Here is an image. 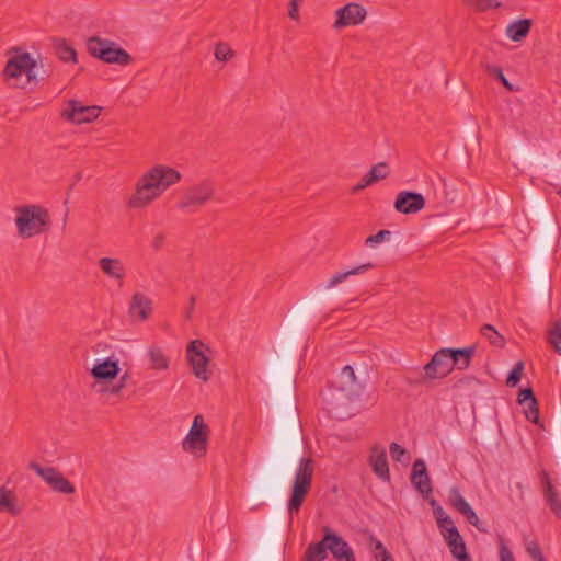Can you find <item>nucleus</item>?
Here are the masks:
<instances>
[{"instance_id": "1", "label": "nucleus", "mask_w": 561, "mask_h": 561, "mask_svg": "<svg viewBox=\"0 0 561 561\" xmlns=\"http://www.w3.org/2000/svg\"><path fill=\"white\" fill-rule=\"evenodd\" d=\"M15 226L19 237L30 239L50 230L51 219L48 210L39 205H22L14 208Z\"/></svg>"}, {"instance_id": "2", "label": "nucleus", "mask_w": 561, "mask_h": 561, "mask_svg": "<svg viewBox=\"0 0 561 561\" xmlns=\"http://www.w3.org/2000/svg\"><path fill=\"white\" fill-rule=\"evenodd\" d=\"M3 77L10 87L32 90L38 83L37 62L28 53L13 55L7 61Z\"/></svg>"}, {"instance_id": "3", "label": "nucleus", "mask_w": 561, "mask_h": 561, "mask_svg": "<svg viewBox=\"0 0 561 561\" xmlns=\"http://www.w3.org/2000/svg\"><path fill=\"white\" fill-rule=\"evenodd\" d=\"M313 477V461L311 458H301L298 465V468L295 472V479L291 486V493L288 501V513L290 516L297 514L309 490L311 488Z\"/></svg>"}, {"instance_id": "4", "label": "nucleus", "mask_w": 561, "mask_h": 561, "mask_svg": "<svg viewBox=\"0 0 561 561\" xmlns=\"http://www.w3.org/2000/svg\"><path fill=\"white\" fill-rule=\"evenodd\" d=\"M180 178H140L135 185V193L129 198L131 208H142L157 198Z\"/></svg>"}, {"instance_id": "5", "label": "nucleus", "mask_w": 561, "mask_h": 561, "mask_svg": "<svg viewBox=\"0 0 561 561\" xmlns=\"http://www.w3.org/2000/svg\"><path fill=\"white\" fill-rule=\"evenodd\" d=\"M87 50L92 57L106 64L127 66L133 61L131 56L115 42L99 36L88 38Z\"/></svg>"}, {"instance_id": "6", "label": "nucleus", "mask_w": 561, "mask_h": 561, "mask_svg": "<svg viewBox=\"0 0 561 561\" xmlns=\"http://www.w3.org/2000/svg\"><path fill=\"white\" fill-rule=\"evenodd\" d=\"M447 348H442L432 356L431 360L423 366V374L415 371L417 375L415 378L407 376V381L410 385L425 383L427 380L436 378H444L453 371V365H450V358Z\"/></svg>"}, {"instance_id": "7", "label": "nucleus", "mask_w": 561, "mask_h": 561, "mask_svg": "<svg viewBox=\"0 0 561 561\" xmlns=\"http://www.w3.org/2000/svg\"><path fill=\"white\" fill-rule=\"evenodd\" d=\"M209 426L201 414L194 416L188 434L182 442V448L195 457H204L207 453Z\"/></svg>"}, {"instance_id": "8", "label": "nucleus", "mask_w": 561, "mask_h": 561, "mask_svg": "<svg viewBox=\"0 0 561 561\" xmlns=\"http://www.w3.org/2000/svg\"><path fill=\"white\" fill-rule=\"evenodd\" d=\"M28 467L36 472L54 492L61 494L75 493V485L55 467H42L36 461H31Z\"/></svg>"}, {"instance_id": "9", "label": "nucleus", "mask_w": 561, "mask_h": 561, "mask_svg": "<svg viewBox=\"0 0 561 561\" xmlns=\"http://www.w3.org/2000/svg\"><path fill=\"white\" fill-rule=\"evenodd\" d=\"M335 20L332 24V28L341 31L348 26H357L363 24L367 18V10L363 4L357 2H348L342 8H339L335 12Z\"/></svg>"}, {"instance_id": "10", "label": "nucleus", "mask_w": 561, "mask_h": 561, "mask_svg": "<svg viewBox=\"0 0 561 561\" xmlns=\"http://www.w3.org/2000/svg\"><path fill=\"white\" fill-rule=\"evenodd\" d=\"M100 106H85L80 101L69 100L67 106L61 110L60 116L65 121L73 124H84L95 121L100 116Z\"/></svg>"}, {"instance_id": "11", "label": "nucleus", "mask_w": 561, "mask_h": 561, "mask_svg": "<svg viewBox=\"0 0 561 561\" xmlns=\"http://www.w3.org/2000/svg\"><path fill=\"white\" fill-rule=\"evenodd\" d=\"M204 347L205 344L203 342L196 340L191 341L186 347V356L195 377L207 381L210 378V371L208 369L209 357L204 354Z\"/></svg>"}, {"instance_id": "12", "label": "nucleus", "mask_w": 561, "mask_h": 561, "mask_svg": "<svg viewBox=\"0 0 561 561\" xmlns=\"http://www.w3.org/2000/svg\"><path fill=\"white\" fill-rule=\"evenodd\" d=\"M332 387L347 400L357 398L363 390V386L356 380L354 369L350 365L342 368L337 379L332 381Z\"/></svg>"}, {"instance_id": "13", "label": "nucleus", "mask_w": 561, "mask_h": 561, "mask_svg": "<svg viewBox=\"0 0 561 561\" xmlns=\"http://www.w3.org/2000/svg\"><path fill=\"white\" fill-rule=\"evenodd\" d=\"M214 188L210 183L203 182L197 186L190 187L183 194L180 203V209H186L191 206H203L213 196Z\"/></svg>"}, {"instance_id": "14", "label": "nucleus", "mask_w": 561, "mask_h": 561, "mask_svg": "<svg viewBox=\"0 0 561 561\" xmlns=\"http://www.w3.org/2000/svg\"><path fill=\"white\" fill-rule=\"evenodd\" d=\"M425 207L422 194L411 191H401L394 201V209L401 214H415Z\"/></svg>"}, {"instance_id": "15", "label": "nucleus", "mask_w": 561, "mask_h": 561, "mask_svg": "<svg viewBox=\"0 0 561 561\" xmlns=\"http://www.w3.org/2000/svg\"><path fill=\"white\" fill-rule=\"evenodd\" d=\"M411 483L424 499H428L432 494L433 488L423 459L414 460L412 465Z\"/></svg>"}, {"instance_id": "16", "label": "nucleus", "mask_w": 561, "mask_h": 561, "mask_svg": "<svg viewBox=\"0 0 561 561\" xmlns=\"http://www.w3.org/2000/svg\"><path fill=\"white\" fill-rule=\"evenodd\" d=\"M152 312V301L142 293H135L128 306V316L134 322H142L149 319Z\"/></svg>"}, {"instance_id": "17", "label": "nucleus", "mask_w": 561, "mask_h": 561, "mask_svg": "<svg viewBox=\"0 0 561 561\" xmlns=\"http://www.w3.org/2000/svg\"><path fill=\"white\" fill-rule=\"evenodd\" d=\"M323 531H328L330 537L328 549L336 561H356L353 549L347 541L327 526L323 527Z\"/></svg>"}, {"instance_id": "18", "label": "nucleus", "mask_w": 561, "mask_h": 561, "mask_svg": "<svg viewBox=\"0 0 561 561\" xmlns=\"http://www.w3.org/2000/svg\"><path fill=\"white\" fill-rule=\"evenodd\" d=\"M369 466L373 472L382 481H390V472L387 460L386 448L381 445H374L370 448V455L368 458Z\"/></svg>"}, {"instance_id": "19", "label": "nucleus", "mask_w": 561, "mask_h": 561, "mask_svg": "<svg viewBox=\"0 0 561 561\" xmlns=\"http://www.w3.org/2000/svg\"><path fill=\"white\" fill-rule=\"evenodd\" d=\"M98 266L105 276L117 280L119 284L123 283L126 275V268L122 260L107 256L101 257L98 261Z\"/></svg>"}, {"instance_id": "20", "label": "nucleus", "mask_w": 561, "mask_h": 561, "mask_svg": "<svg viewBox=\"0 0 561 561\" xmlns=\"http://www.w3.org/2000/svg\"><path fill=\"white\" fill-rule=\"evenodd\" d=\"M541 481L543 484V495L550 510L556 514L558 518H561V497L559 492L553 486L549 473L545 470L540 473Z\"/></svg>"}, {"instance_id": "21", "label": "nucleus", "mask_w": 561, "mask_h": 561, "mask_svg": "<svg viewBox=\"0 0 561 561\" xmlns=\"http://www.w3.org/2000/svg\"><path fill=\"white\" fill-rule=\"evenodd\" d=\"M119 373L118 359L108 357L102 362H98L91 368V375L98 381L114 379Z\"/></svg>"}, {"instance_id": "22", "label": "nucleus", "mask_w": 561, "mask_h": 561, "mask_svg": "<svg viewBox=\"0 0 561 561\" xmlns=\"http://www.w3.org/2000/svg\"><path fill=\"white\" fill-rule=\"evenodd\" d=\"M517 401L519 404H526L524 410L526 419L535 424L539 422V411L537 408V399L531 388L522 389L518 393Z\"/></svg>"}, {"instance_id": "23", "label": "nucleus", "mask_w": 561, "mask_h": 561, "mask_svg": "<svg viewBox=\"0 0 561 561\" xmlns=\"http://www.w3.org/2000/svg\"><path fill=\"white\" fill-rule=\"evenodd\" d=\"M449 352L450 365L453 369L457 368L463 370L470 366L472 357L476 354V346L462 347V348H447Z\"/></svg>"}, {"instance_id": "24", "label": "nucleus", "mask_w": 561, "mask_h": 561, "mask_svg": "<svg viewBox=\"0 0 561 561\" xmlns=\"http://www.w3.org/2000/svg\"><path fill=\"white\" fill-rule=\"evenodd\" d=\"M533 20L520 19L511 22L505 30V35L513 42H523L529 34Z\"/></svg>"}, {"instance_id": "25", "label": "nucleus", "mask_w": 561, "mask_h": 561, "mask_svg": "<svg viewBox=\"0 0 561 561\" xmlns=\"http://www.w3.org/2000/svg\"><path fill=\"white\" fill-rule=\"evenodd\" d=\"M322 539L317 543H310L305 553L302 561H324L328 558V546L330 537L328 531H323Z\"/></svg>"}, {"instance_id": "26", "label": "nucleus", "mask_w": 561, "mask_h": 561, "mask_svg": "<svg viewBox=\"0 0 561 561\" xmlns=\"http://www.w3.org/2000/svg\"><path fill=\"white\" fill-rule=\"evenodd\" d=\"M374 267H375V265L371 262H367V263L360 264L356 267H353L351 270H347L344 272H337L334 275H332V277L328 280L325 287L332 288V287L336 286L337 284L347 279L350 276L363 274Z\"/></svg>"}, {"instance_id": "27", "label": "nucleus", "mask_w": 561, "mask_h": 561, "mask_svg": "<svg viewBox=\"0 0 561 561\" xmlns=\"http://www.w3.org/2000/svg\"><path fill=\"white\" fill-rule=\"evenodd\" d=\"M3 512H7L12 516L21 514V508L16 504L14 493L4 486L0 488V513Z\"/></svg>"}, {"instance_id": "28", "label": "nucleus", "mask_w": 561, "mask_h": 561, "mask_svg": "<svg viewBox=\"0 0 561 561\" xmlns=\"http://www.w3.org/2000/svg\"><path fill=\"white\" fill-rule=\"evenodd\" d=\"M150 367L154 370H164L169 367V359L161 347L152 345L148 348Z\"/></svg>"}, {"instance_id": "29", "label": "nucleus", "mask_w": 561, "mask_h": 561, "mask_svg": "<svg viewBox=\"0 0 561 561\" xmlns=\"http://www.w3.org/2000/svg\"><path fill=\"white\" fill-rule=\"evenodd\" d=\"M54 47L55 53L60 60L66 62H77V51L65 39L55 41Z\"/></svg>"}, {"instance_id": "30", "label": "nucleus", "mask_w": 561, "mask_h": 561, "mask_svg": "<svg viewBox=\"0 0 561 561\" xmlns=\"http://www.w3.org/2000/svg\"><path fill=\"white\" fill-rule=\"evenodd\" d=\"M481 334L485 336L493 346L503 347L505 345V339L497 330L491 324H484L481 327Z\"/></svg>"}, {"instance_id": "31", "label": "nucleus", "mask_w": 561, "mask_h": 561, "mask_svg": "<svg viewBox=\"0 0 561 561\" xmlns=\"http://www.w3.org/2000/svg\"><path fill=\"white\" fill-rule=\"evenodd\" d=\"M485 71L492 77L494 78L495 80H499L503 87L511 91V92H514V91H517V88H515L507 79L506 77L504 76L503 73V70L501 67L499 66H495V65H486L485 66Z\"/></svg>"}, {"instance_id": "32", "label": "nucleus", "mask_w": 561, "mask_h": 561, "mask_svg": "<svg viewBox=\"0 0 561 561\" xmlns=\"http://www.w3.org/2000/svg\"><path fill=\"white\" fill-rule=\"evenodd\" d=\"M548 342L561 355V320L556 321L548 331Z\"/></svg>"}, {"instance_id": "33", "label": "nucleus", "mask_w": 561, "mask_h": 561, "mask_svg": "<svg viewBox=\"0 0 561 561\" xmlns=\"http://www.w3.org/2000/svg\"><path fill=\"white\" fill-rule=\"evenodd\" d=\"M448 502L460 514L470 506L456 486L450 489Z\"/></svg>"}, {"instance_id": "34", "label": "nucleus", "mask_w": 561, "mask_h": 561, "mask_svg": "<svg viewBox=\"0 0 561 561\" xmlns=\"http://www.w3.org/2000/svg\"><path fill=\"white\" fill-rule=\"evenodd\" d=\"M466 4L477 12H485L491 9H499L502 3L499 0H467Z\"/></svg>"}, {"instance_id": "35", "label": "nucleus", "mask_w": 561, "mask_h": 561, "mask_svg": "<svg viewBox=\"0 0 561 561\" xmlns=\"http://www.w3.org/2000/svg\"><path fill=\"white\" fill-rule=\"evenodd\" d=\"M389 453L392 458V460L401 463H409L411 457L408 450L399 445L398 443H391L389 446Z\"/></svg>"}, {"instance_id": "36", "label": "nucleus", "mask_w": 561, "mask_h": 561, "mask_svg": "<svg viewBox=\"0 0 561 561\" xmlns=\"http://www.w3.org/2000/svg\"><path fill=\"white\" fill-rule=\"evenodd\" d=\"M214 56L219 61H228L234 56V51L227 43H218L215 47Z\"/></svg>"}, {"instance_id": "37", "label": "nucleus", "mask_w": 561, "mask_h": 561, "mask_svg": "<svg viewBox=\"0 0 561 561\" xmlns=\"http://www.w3.org/2000/svg\"><path fill=\"white\" fill-rule=\"evenodd\" d=\"M523 370H524V363L517 362L506 378V385L508 387H516L520 380Z\"/></svg>"}, {"instance_id": "38", "label": "nucleus", "mask_w": 561, "mask_h": 561, "mask_svg": "<svg viewBox=\"0 0 561 561\" xmlns=\"http://www.w3.org/2000/svg\"><path fill=\"white\" fill-rule=\"evenodd\" d=\"M144 175H181V173L173 168L163 164H157L149 169Z\"/></svg>"}, {"instance_id": "39", "label": "nucleus", "mask_w": 561, "mask_h": 561, "mask_svg": "<svg viewBox=\"0 0 561 561\" xmlns=\"http://www.w3.org/2000/svg\"><path fill=\"white\" fill-rule=\"evenodd\" d=\"M391 232L389 230H379L377 233L369 236L365 240V245L374 248L378 243L389 240Z\"/></svg>"}, {"instance_id": "40", "label": "nucleus", "mask_w": 561, "mask_h": 561, "mask_svg": "<svg viewBox=\"0 0 561 561\" xmlns=\"http://www.w3.org/2000/svg\"><path fill=\"white\" fill-rule=\"evenodd\" d=\"M430 503L434 507L433 512H434V516L436 518L438 527H443V525H445V524H451V518L446 514V512L443 510V507L440 505H437L435 507V505H436L435 500H432Z\"/></svg>"}, {"instance_id": "41", "label": "nucleus", "mask_w": 561, "mask_h": 561, "mask_svg": "<svg viewBox=\"0 0 561 561\" xmlns=\"http://www.w3.org/2000/svg\"><path fill=\"white\" fill-rule=\"evenodd\" d=\"M438 528L440 529V533H442L445 541H447L451 538H456L458 540L460 539L461 535L453 522H451V524H445V525H443V527H438Z\"/></svg>"}, {"instance_id": "42", "label": "nucleus", "mask_w": 561, "mask_h": 561, "mask_svg": "<svg viewBox=\"0 0 561 561\" xmlns=\"http://www.w3.org/2000/svg\"><path fill=\"white\" fill-rule=\"evenodd\" d=\"M450 552L453 557L456 558L458 561H467V559L470 558L467 552L465 541L461 543L458 542V545H454V547H451L450 549Z\"/></svg>"}, {"instance_id": "43", "label": "nucleus", "mask_w": 561, "mask_h": 561, "mask_svg": "<svg viewBox=\"0 0 561 561\" xmlns=\"http://www.w3.org/2000/svg\"><path fill=\"white\" fill-rule=\"evenodd\" d=\"M526 550L534 561H547L541 552L539 545L531 541L527 545Z\"/></svg>"}, {"instance_id": "44", "label": "nucleus", "mask_w": 561, "mask_h": 561, "mask_svg": "<svg viewBox=\"0 0 561 561\" xmlns=\"http://www.w3.org/2000/svg\"><path fill=\"white\" fill-rule=\"evenodd\" d=\"M391 169L387 162H379L371 167L366 175H389Z\"/></svg>"}, {"instance_id": "45", "label": "nucleus", "mask_w": 561, "mask_h": 561, "mask_svg": "<svg viewBox=\"0 0 561 561\" xmlns=\"http://www.w3.org/2000/svg\"><path fill=\"white\" fill-rule=\"evenodd\" d=\"M370 543L373 547L374 558L379 559V557H382L383 554L390 553L383 543L376 539L375 537L370 536Z\"/></svg>"}, {"instance_id": "46", "label": "nucleus", "mask_w": 561, "mask_h": 561, "mask_svg": "<svg viewBox=\"0 0 561 561\" xmlns=\"http://www.w3.org/2000/svg\"><path fill=\"white\" fill-rule=\"evenodd\" d=\"M129 378V375L128 373H125L124 375L121 376L118 382L114 386H112L111 388H106V389H102L101 391H107L110 392L111 394H118L123 388L126 387V382Z\"/></svg>"}, {"instance_id": "47", "label": "nucleus", "mask_w": 561, "mask_h": 561, "mask_svg": "<svg viewBox=\"0 0 561 561\" xmlns=\"http://www.w3.org/2000/svg\"><path fill=\"white\" fill-rule=\"evenodd\" d=\"M381 178H363V181L360 183H358L357 185L353 186L351 192L353 194H356L358 193L359 191L364 190L365 187L376 183L377 181H379Z\"/></svg>"}, {"instance_id": "48", "label": "nucleus", "mask_w": 561, "mask_h": 561, "mask_svg": "<svg viewBox=\"0 0 561 561\" xmlns=\"http://www.w3.org/2000/svg\"><path fill=\"white\" fill-rule=\"evenodd\" d=\"M461 515H463L466 517V519L468 520L469 524H471L476 527H479V517L471 506H469L467 510H465L461 513Z\"/></svg>"}, {"instance_id": "49", "label": "nucleus", "mask_w": 561, "mask_h": 561, "mask_svg": "<svg viewBox=\"0 0 561 561\" xmlns=\"http://www.w3.org/2000/svg\"><path fill=\"white\" fill-rule=\"evenodd\" d=\"M461 515H463L466 517V519L468 520L469 524H471L476 527H479V517L471 506H469L467 510H465L461 513Z\"/></svg>"}, {"instance_id": "50", "label": "nucleus", "mask_w": 561, "mask_h": 561, "mask_svg": "<svg viewBox=\"0 0 561 561\" xmlns=\"http://www.w3.org/2000/svg\"><path fill=\"white\" fill-rule=\"evenodd\" d=\"M499 556H500V561H514V557H513L511 550L504 543L503 540H501Z\"/></svg>"}, {"instance_id": "51", "label": "nucleus", "mask_w": 561, "mask_h": 561, "mask_svg": "<svg viewBox=\"0 0 561 561\" xmlns=\"http://www.w3.org/2000/svg\"><path fill=\"white\" fill-rule=\"evenodd\" d=\"M299 1L300 0H290L288 16L294 21H299Z\"/></svg>"}, {"instance_id": "52", "label": "nucleus", "mask_w": 561, "mask_h": 561, "mask_svg": "<svg viewBox=\"0 0 561 561\" xmlns=\"http://www.w3.org/2000/svg\"><path fill=\"white\" fill-rule=\"evenodd\" d=\"M165 240V236L163 233H158L153 237L151 247L153 250L158 251L161 249Z\"/></svg>"}, {"instance_id": "53", "label": "nucleus", "mask_w": 561, "mask_h": 561, "mask_svg": "<svg viewBox=\"0 0 561 561\" xmlns=\"http://www.w3.org/2000/svg\"><path fill=\"white\" fill-rule=\"evenodd\" d=\"M195 302H196V297L194 295H192L190 297V299H188V306H187V310L185 312V319L186 320H191L192 319L194 307H195Z\"/></svg>"}, {"instance_id": "54", "label": "nucleus", "mask_w": 561, "mask_h": 561, "mask_svg": "<svg viewBox=\"0 0 561 561\" xmlns=\"http://www.w3.org/2000/svg\"><path fill=\"white\" fill-rule=\"evenodd\" d=\"M461 542H463V538L460 536L459 543H461ZM446 543L449 547V549H451V547H454V545H458V539L451 538V539L447 540Z\"/></svg>"}, {"instance_id": "55", "label": "nucleus", "mask_w": 561, "mask_h": 561, "mask_svg": "<svg viewBox=\"0 0 561 561\" xmlns=\"http://www.w3.org/2000/svg\"><path fill=\"white\" fill-rule=\"evenodd\" d=\"M439 182L440 184L443 185V187L445 188V194H446V198L453 201L454 197H449V193L446 191L447 188V182H446V179L445 178H439Z\"/></svg>"}, {"instance_id": "56", "label": "nucleus", "mask_w": 561, "mask_h": 561, "mask_svg": "<svg viewBox=\"0 0 561 561\" xmlns=\"http://www.w3.org/2000/svg\"><path fill=\"white\" fill-rule=\"evenodd\" d=\"M376 561H394L391 553L383 554L382 557H379V559H375Z\"/></svg>"}, {"instance_id": "57", "label": "nucleus", "mask_w": 561, "mask_h": 561, "mask_svg": "<svg viewBox=\"0 0 561 561\" xmlns=\"http://www.w3.org/2000/svg\"><path fill=\"white\" fill-rule=\"evenodd\" d=\"M295 435H296V439L298 440V430H297V426H295Z\"/></svg>"}, {"instance_id": "58", "label": "nucleus", "mask_w": 561, "mask_h": 561, "mask_svg": "<svg viewBox=\"0 0 561 561\" xmlns=\"http://www.w3.org/2000/svg\"><path fill=\"white\" fill-rule=\"evenodd\" d=\"M558 194L561 196V187L558 190Z\"/></svg>"}]
</instances>
